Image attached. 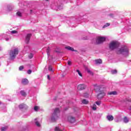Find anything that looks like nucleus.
Returning a JSON list of instances; mask_svg holds the SVG:
<instances>
[{"label":"nucleus","instance_id":"nucleus-1","mask_svg":"<svg viewBox=\"0 0 131 131\" xmlns=\"http://www.w3.org/2000/svg\"><path fill=\"white\" fill-rule=\"evenodd\" d=\"M60 116V110L58 108L55 109L53 113L52 114L51 119L52 122H55Z\"/></svg>","mask_w":131,"mask_h":131},{"label":"nucleus","instance_id":"nucleus-2","mask_svg":"<svg viewBox=\"0 0 131 131\" xmlns=\"http://www.w3.org/2000/svg\"><path fill=\"white\" fill-rule=\"evenodd\" d=\"M117 54L127 56L128 55V48L126 46H123L117 50Z\"/></svg>","mask_w":131,"mask_h":131},{"label":"nucleus","instance_id":"nucleus-3","mask_svg":"<svg viewBox=\"0 0 131 131\" xmlns=\"http://www.w3.org/2000/svg\"><path fill=\"white\" fill-rule=\"evenodd\" d=\"M18 54H19V50L18 48H15L14 49L10 50L9 51L10 60H14Z\"/></svg>","mask_w":131,"mask_h":131},{"label":"nucleus","instance_id":"nucleus-4","mask_svg":"<svg viewBox=\"0 0 131 131\" xmlns=\"http://www.w3.org/2000/svg\"><path fill=\"white\" fill-rule=\"evenodd\" d=\"M118 47H119V43L116 41H113L109 45V48L111 51L117 49Z\"/></svg>","mask_w":131,"mask_h":131},{"label":"nucleus","instance_id":"nucleus-5","mask_svg":"<svg viewBox=\"0 0 131 131\" xmlns=\"http://www.w3.org/2000/svg\"><path fill=\"white\" fill-rule=\"evenodd\" d=\"M93 86H94V90L96 93H101V92H102V88H103V85H99L98 84H94Z\"/></svg>","mask_w":131,"mask_h":131},{"label":"nucleus","instance_id":"nucleus-6","mask_svg":"<svg viewBox=\"0 0 131 131\" xmlns=\"http://www.w3.org/2000/svg\"><path fill=\"white\" fill-rule=\"evenodd\" d=\"M105 40H106V37H100L96 39V45H100L101 43H103Z\"/></svg>","mask_w":131,"mask_h":131},{"label":"nucleus","instance_id":"nucleus-7","mask_svg":"<svg viewBox=\"0 0 131 131\" xmlns=\"http://www.w3.org/2000/svg\"><path fill=\"white\" fill-rule=\"evenodd\" d=\"M68 121L70 123H74V122L76 121V119H75V117L72 116H69L68 117Z\"/></svg>","mask_w":131,"mask_h":131},{"label":"nucleus","instance_id":"nucleus-8","mask_svg":"<svg viewBox=\"0 0 131 131\" xmlns=\"http://www.w3.org/2000/svg\"><path fill=\"white\" fill-rule=\"evenodd\" d=\"M85 88H86V86H85V85H84V84H80L78 85L77 90L78 91H82L83 90H84Z\"/></svg>","mask_w":131,"mask_h":131},{"label":"nucleus","instance_id":"nucleus-9","mask_svg":"<svg viewBox=\"0 0 131 131\" xmlns=\"http://www.w3.org/2000/svg\"><path fill=\"white\" fill-rule=\"evenodd\" d=\"M105 95L106 94L105 92L100 93L97 96L98 99H99L100 100H101V99H103V98L105 97Z\"/></svg>","mask_w":131,"mask_h":131},{"label":"nucleus","instance_id":"nucleus-10","mask_svg":"<svg viewBox=\"0 0 131 131\" xmlns=\"http://www.w3.org/2000/svg\"><path fill=\"white\" fill-rule=\"evenodd\" d=\"M32 36V34H28L26 36V43H28L29 42V40H30V38Z\"/></svg>","mask_w":131,"mask_h":131},{"label":"nucleus","instance_id":"nucleus-11","mask_svg":"<svg viewBox=\"0 0 131 131\" xmlns=\"http://www.w3.org/2000/svg\"><path fill=\"white\" fill-rule=\"evenodd\" d=\"M29 83V81L27 79H23L21 81V83L24 85H26Z\"/></svg>","mask_w":131,"mask_h":131},{"label":"nucleus","instance_id":"nucleus-12","mask_svg":"<svg viewBox=\"0 0 131 131\" xmlns=\"http://www.w3.org/2000/svg\"><path fill=\"white\" fill-rule=\"evenodd\" d=\"M19 109H24L25 108H27V105L26 104H20L19 105Z\"/></svg>","mask_w":131,"mask_h":131},{"label":"nucleus","instance_id":"nucleus-13","mask_svg":"<svg viewBox=\"0 0 131 131\" xmlns=\"http://www.w3.org/2000/svg\"><path fill=\"white\" fill-rule=\"evenodd\" d=\"M106 118H107V120H108V121H112V120H113V119H114V118L112 116V115L107 116Z\"/></svg>","mask_w":131,"mask_h":131},{"label":"nucleus","instance_id":"nucleus-14","mask_svg":"<svg viewBox=\"0 0 131 131\" xmlns=\"http://www.w3.org/2000/svg\"><path fill=\"white\" fill-rule=\"evenodd\" d=\"M66 49H67V50H68L69 51H72V52H75V50H74V49L71 48V47L70 46L66 47Z\"/></svg>","mask_w":131,"mask_h":131},{"label":"nucleus","instance_id":"nucleus-15","mask_svg":"<svg viewBox=\"0 0 131 131\" xmlns=\"http://www.w3.org/2000/svg\"><path fill=\"white\" fill-rule=\"evenodd\" d=\"M20 93L23 97H26V96H27L26 92H25L24 91H21Z\"/></svg>","mask_w":131,"mask_h":131},{"label":"nucleus","instance_id":"nucleus-16","mask_svg":"<svg viewBox=\"0 0 131 131\" xmlns=\"http://www.w3.org/2000/svg\"><path fill=\"white\" fill-rule=\"evenodd\" d=\"M128 121H129V119H128L126 117H124L123 118V122L124 123H127Z\"/></svg>","mask_w":131,"mask_h":131},{"label":"nucleus","instance_id":"nucleus-17","mask_svg":"<svg viewBox=\"0 0 131 131\" xmlns=\"http://www.w3.org/2000/svg\"><path fill=\"white\" fill-rule=\"evenodd\" d=\"M96 64H102V59H98L95 60Z\"/></svg>","mask_w":131,"mask_h":131},{"label":"nucleus","instance_id":"nucleus-18","mask_svg":"<svg viewBox=\"0 0 131 131\" xmlns=\"http://www.w3.org/2000/svg\"><path fill=\"white\" fill-rule=\"evenodd\" d=\"M7 8L8 12H10V11H12V10H13V7L12 6V5H8L7 6Z\"/></svg>","mask_w":131,"mask_h":131},{"label":"nucleus","instance_id":"nucleus-19","mask_svg":"<svg viewBox=\"0 0 131 131\" xmlns=\"http://www.w3.org/2000/svg\"><path fill=\"white\" fill-rule=\"evenodd\" d=\"M108 95H117V92L116 91H113L111 92L108 93Z\"/></svg>","mask_w":131,"mask_h":131},{"label":"nucleus","instance_id":"nucleus-20","mask_svg":"<svg viewBox=\"0 0 131 131\" xmlns=\"http://www.w3.org/2000/svg\"><path fill=\"white\" fill-rule=\"evenodd\" d=\"M82 104H84L85 105H86V104H89V101L85 99H83L82 100Z\"/></svg>","mask_w":131,"mask_h":131},{"label":"nucleus","instance_id":"nucleus-21","mask_svg":"<svg viewBox=\"0 0 131 131\" xmlns=\"http://www.w3.org/2000/svg\"><path fill=\"white\" fill-rule=\"evenodd\" d=\"M8 129V126L3 127L1 128V131H6Z\"/></svg>","mask_w":131,"mask_h":131},{"label":"nucleus","instance_id":"nucleus-22","mask_svg":"<svg viewBox=\"0 0 131 131\" xmlns=\"http://www.w3.org/2000/svg\"><path fill=\"white\" fill-rule=\"evenodd\" d=\"M87 72L88 73H89V74H91V75H94V73L92 71L90 70V69L87 70Z\"/></svg>","mask_w":131,"mask_h":131},{"label":"nucleus","instance_id":"nucleus-23","mask_svg":"<svg viewBox=\"0 0 131 131\" xmlns=\"http://www.w3.org/2000/svg\"><path fill=\"white\" fill-rule=\"evenodd\" d=\"M48 70L51 71V72H53V67H52L51 66H49L48 67Z\"/></svg>","mask_w":131,"mask_h":131},{"label":"nucleus","instance_id":"nucleus-24","mask_svg":"<svg viewBox=\"0 0 131 131\" xmlns=\"http://www.w3.org/2000/svg\"><path fill=\"white\" fill-rule=\"evenodd\" d=\"M111 73L112 74H116V73H117V70H112Z\"/></svg>","mask_w":131,"mask_h":131},{"label":"nucleus","instance_id":"nucleus-25","mask_svg":"<svg viewBox=\"0 0 131 131\" xmlns=\"http://www.w3.org/2000/svg\"><path fill=\"white\" fill-rule=\"evenodd\" d=\"M16 15L17 16H18V17H22V13H21V12H20V11H18L16 13Z\"/></svg>","mask_w":131,"mask_h":131},{"label":"nucleus","instance_id":"nucleus-26","mask_svg":"<svg viewBox=\"0 0 131 131\" xmlns=\"http://www.w3.org/2000/svg\"><path fill=\"white\" fill-rule=\"evenodd\" d=\"M92 109L95 111L97 110V105L96 104H93V106L92 107Z\"/></svg>","mask_w":131,"mask_h":131},{"label":"nucleus","instance_id":"nucleus-27","mask_svg":"<svg viewBox=\"0 0 131 131\" xmlns=\"http://www.w3.org/2000/svg\"><path fill=\"white\" fill-rule=\"evenodd\" d=\"M108 26H110V24L109 23H106L105 25H104L103 26V28H105V27H108Z\"/></svg>","mask_w":131,"mask_h":131},{"label":"nucleus","instance_id":"nucleus-28","mask_svg":"<svg viewBox=\"0 0 131 131\" xmlns=\"http://www.w3.org/2000/svg\"><path fill=\"white\" fill-rule=\"evenodd\" d=\"M76 71V72H77L78 74H79V76H82V74H81L80 71H79L78 70H77Z\"/></svg>","mask_w":131,"mask_h":131},{"label":"nucleus","instance_id":"nucleus-29","mask_svg":"<svg viewBox=\"0 0 131 131\" xmlns=\"http://www.w3.org/2000/svg\"><path fill=\"white\" fill-rule=\"evenodd\" d=\"M54 131H62V130L60 129V128H59L58 127H56Z\"/></svg>","mask_w":131,"mask_h":131},{"label":"nucleus","instance_id":"nucleus-30","mask_svg":"<svg viewBox=\"0 0 131 131\" xmlns=\"http://www.w3.org/2000/svg\"><path fill=\"white\" fill-rule=\"evenodd\" d=\"M29 59H32V58H33V54L30 53L29 55Z\"/></svg>","mask_w":131,"mask_h":131},{"label":"nucleus","instance_id":"nucleus-31","mask_svg":"<svg viewBox=\"0 0 131 131\" xmlns=\"http://www.w3.org/2000/svg\"><path fill=\"white\" fill-rule=\"evenodd\" d=\"M23 69H24V66H20L19 68V71H22Z\"/></svg>","mask_w":131,"mask_h":131},{"label":"nucleus","instance_id":"nucleus-32","mask_svg":"<svg viewBox=\"0 0 131 131\" xmlns=\"http://www.w3.org/2000/svg\"><path fill=\"white\" fill-rule=\"evenodd\" d=\"M125 101H126V102H130L131 99L129 98H127L125 99Z\"/></svg>","mask_w":131,"mask_h":131},{"label":"nucleus","instance_id":"nucleus-33","mask_svg":"<svg viewBox=\"0 0 131 131\" xmlns=\"http://www.w3.org/2000/svg\"><path fill=\"white\" fill-rule=\"evenodd\" d=\"M50 48H48L47 50V53L48 56H50Z\"/></svg>","mask_w":131,"mask_h":131},{"label":"nucleus","instance_id":"nucleus-34","mask_svg":"<svg viewBox=\"0 0 131 131\" xmlns=\"http://www.w3.org/2000/svg\"><path fill=\"white\" fill-rule=\"evenodd\" d=\"M34 110L35 111H38V106H35L34 107Z\"/></svg>","mask_w":131,"mask_h":131},{"label":"nucleus","instance_id":"nucleus-35","mask_svg":"<svg viewBox=\"0 0 131 131\" xmlns=\"http://www.w3.org/2000/svg\"><path fill=\"white\" fill-rule=\"evenodd\" d=\"M17 32H18L17 31L13 30L11 32V33H12V34H15V33H17Z\"/></svg>","mask_w":131,"mask_h":131},{"label":"nucleus","instance_id":"nucleus-36","mask_svg":"<svg viewBox=\"0 0 131 131\" xmlns=\"http://www.w3.org/2000/svg\"><path fill=\"white\" fill-rule=\"evenodd\" d=\"M35 123L37 126H40V124H39V122H38V121H36Z\"/></svg>","mask_w":131,"mask_h":131},{"label":"nucleus","instance_id":"nucleus-37","mask_svg":"<svg viewBox=\"0 0 131 131\" xmlns=\"http://www.w3.org/2000/svg\"><path fill=\"white\" fill-rule=\"evenodd\" d=\"M83 96L85 97V98H89V94L88 93H84Z\"/></svg>","mask_w":131,"mask_h":131},{"label":"nucleus","instance_id":"nucleus-38","mask_svg":"<svg viewBox=\"0 0 131 131\" xmlns=\"http://www.w3.org/2000/svg\"><path fill=\"white\" fill-rule=\"evenodd\" d=\"M95 103L98 105V106H100L101 105V101H96Z\"/></svg>","mask_w":131,"mask_h":131},{"label":"nucleus","instance_id":"nucleus-39","mask_svg":"<svg viewBox=\"0 0 131 131\" xmlns=\"http://www.w3.org/2000/svg\"><path fill=\"white\" fill-rule=\"evenodd\" d=\"M71 64H72L71 61L68 60V65L69 66H71Z\"/></svg>","mask_w":131,"mask_h":131},{"label":"nucleus","instance_id":"nucleus-40","mask_svg":"<svg viewBox=\"0 0 131 131\" xmlns=\"http://www.w3.org/2000/svg\"><path fill=\"white\" fill-rule=\"evenodd\" d=\"M31 72H32V71H31V70H29L27 71L28 74H31Z\"/></svg>","mask_w":131,"mask_h":131},{"label":"nucleus","instance_id":"nucleus-41","mask_svg":"<svg viewBox=\"0 0 131 131\" xmlns=\"http://www.w3.org/2000/svg\"><path fill=\"white\" fill-rule=\"evenodd\" d=\"M10 39L9 38H6L5 40H6V41H8V40H9Z\"/></svg>","mask_w":131,"mask_h":131},{"label":"nucleus","instance_id":"nucleus-42","mask_svg":"<svg viewBox=\"0 0 131 131\" xmlns=\"http://www.w3.org/2000/svg\"><path fill=\"white\" fill-rule=\"evenodd\" d=\"M110 17H113V14H109Z\"/></svg>","mask_w":131,"mask_h":131},{"label":"nucleus","instance_id":"nucleus-43","mask_svg":"<svg viewBox=\"0 0 131 131\" xmlns=\"http://www.w3.org/2000/svg\"><path fill=\"white\" fill-rule=\"evenodd\" d=\"M48 79L50 80V75H47Z\"/></svg>","mask_w":131,"mask_h":131},{"label":"nucleus","instance_id":"nucleus-44","mask_svg":"<svg viewBox=\"0 0 131 131\" xmlns=\"http://www.w3.org/2000/svg\"><path fill=\"white\" fill-rule=\"evenodd\" d=\"M2 50H3V48L1 47H0V51H2Z\"/></svg>","mask_w":131,"mask_h":131},{"label":"nucleus","instance_id":"nucleus-45","mask_svg":"<svg viewBox=\"0 0 131 131\" xmlns=\"http://www.w3.org/2000/svg\"><path fill=\"white\" fill-rule=\"evenodd\" d=\"M30 13H31V14H32V10H31V11H30Z\"/></svg>","mask_w":131,"mask_h":131},{"label":"nucleus","instance_id":"nucleus-46","mask_svg":"<svg viewBox=\"0 0 131 131\" xmlns=\"http://www.w3.org/2000/svg\"><path fill=\"white\" fill-rule=\"evenodd\" d=\"M1 104H2V102L0 101V105H1Z\"/></svg>","mask_w":131,"mask_h":131},{"label":"nucleus","instance_id":"nucleus-47","mask_svg":"<svg viewBox=\"0 0 131 131\" xmlns=\"http://www.w3.org/2000/svg\"><path fill=\"white\" fill-rule=\"evenodd\" d=\"M37 120V119H36V118L34 119V120Z\"/></svg>","mask_w":131,"mask_h":131},{"label":"nucleus","instance_id":"nucleus-48","mask_svg":"<svg viewBox=\"0 0 131 131\" xmlns=\"http://www.w3.org/2000/svg\"><path fill=\"white\" fill-rule=\"evenodd\" d=\"M46 1H49V0H46Z\"/></svg>","mask_w":131,"mask_h":131},{"label":"nucleus","instance_id":"nucleus-49","mask_svg":"<svg viewBox=\"0 0 131 131\" xmlns=\"http://www.w3.org/2000/svg\"><path fill=\"white\" fill-rule=\"evenodd\" d=\"M84 39H87L86 38Z\"/></svg>","mask_w":131,"mask_h":131}]
</instances>
